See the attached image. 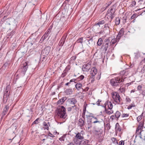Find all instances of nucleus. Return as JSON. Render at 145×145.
Returning a JSON list of instances; mask_svg holds the SVG:
<instances>
[{"mask_svg": "<svg viewBox=\"0 0 145 145\" xmlns=\"http://www.w3.org/2000/svg\"><path fill=\"white\" fill-rule=\"evenodd\" d=\"M110 41V38L106 39L105 40L103 43L102 46L103 48V50L105 51V52L107 51V48L108 47Z\"/></svg>", "mask_w": 145, "mask_h": 145, "instance_id": "obj_6", "label": "nucleus"}, {"mask_svg": "<svg viewBox=\"0 0 145 145\" xmlns=\"http://www.w3.org/2000/svg\"><path fill=\"white\" fill-rule=\"evenodd\" d=\"M122 117H127L129 116V114H123L122 115Z\"/></svg>", "mask_w": 145, "mask_h": 145, "instance_id": "obj_61", "label": "nucleus"}, {"mask_svg": "<svg viewBox=\"0 0 145 145\" xmlns=\"http://www.w3.org/2000/svg\"><path fill=\"white\" fill-rule=\"evenodd\" d=\"M63 44H64L59 41L57 46V49H58L59 51L61 49V47L63 46Z\"/></svg>", "mask_w": 145, "mask_h": 145, "instance_id": "obj_32", "label": "nucleus"}, {"mask_svg": "<svg viewBox=\"0 0 145 145\" xmlns=\"http://www.w3.org/2000/svg\"><path fill=\"white\" fill-rule=\"evenodd\" d=\"M76 58V56H73L71 57V60L74 61L75 60Z\"/></svg>", "mask_w": 145, "mask_h": 145, "instance_id": "obj_60", "label": "nucleus"}, {"mask_svg": "<svg viewBox=\"0 0 145 145\" xmlns=\"http://www.w3.org/2000/svg\"><path fill=\"white\" fill-rule=\"evenodd\" d=\"M91 74L92 77L94 76L97 72V70L95 67H93L91 69Z\"/></svg>", "mask_w": 145, "mask_h": 145, "instance_id": "obj_14", "label": "nucleus"}, {"mask_svg": "<svg viewBox=\"0 0 145 145\" xmlns=\"http://www.w3.org/2000/svg\"><path fill=\"white\" fill-rule=\"evenodd\" d=\"M84 78V76L82 75H81L79 77L76 78H73L72 79L74 80V83L73 84L76 83L77 82H79L80 81L83 80Z\"/></svg>", "mask_w": 145, "mask_h": 145, "instance_id": "obj_12", "label": "nucleus"}, {"mask_svg": "<svg viewBox=\"0 0 145 145\" xmlns=\"http://www.w3.org/2000/svg\"><path fill=\"white\" fill-rule=\"evenodd\" d=\"M10 106L9 104H8L5 106V108L3 109L2 113V118L4 117V116L7 114L9 108Z\"/></svg>", "mask_w": 145, "mask_h": 145, "instance_id": "obj_11", "label": "nucleus"}, {"mask_svg": "<svg viewBox=\"0 0 145 145\" xmlns=\"http://www.w3.org/2000/svg\"><path fill=\"white\" fill-rule=\"evenodd\" d=\"M119 41H118L116 37V39H112L110 41V44H113L116 42H118Z\"/></svg>", "mask_w": 145, "mask_h": 145, "instance_id": "obj_28", "label": "nucleus"}, {"mask_svg": "<svg viewBox=\"0 0 145 145\" xmlns=\"http://www.w3.org/2000/svg\"><path fill=\"white\" fill-rule=\"evenodd\" d=\"M89 140L86 139H84L82 140V145H84L85 144H88V143H89Z\"/></svg>", "mask_w": 145, "mask_h": 145, "instance_id": "obj_37", "label": "nucleus"}, {"mask_svg": "<svg viewBox=\"0 0 145 145\" xmlns=\"http://www.w3.org/2000/svg\"><path fill=\"white\" fill-rule=\"evenodd\" d=\"M123 77L122 76H120L112 78L110 80L111 85L114 88L119 86L120 83L124 81Z\"/></svg>", "mask_w": 145, "mask_h": 145, "instance_id": "obj_1", "label": "nucleus"}, {"mask_svg": "<svg viewBox=\"0 0 145 145\" xmlns=\"http://www.w3.org/2000/svg\"><path fill=\"white\" fill-rule=\"evenodd\" d=\"M112 98L116 102L118 103V101H116L117 100L119 101V102H120L121 97L118 93L116 92L115 93H113L112 94Z\"/></svg>", "mask_w": 145, "mask_h": 145, "instance_id": "obj_7", "label": "nucleus"}, {"mask_svg": "<svg viewBox=\"0 0 145 145\" xmlns=\"http://www.w3.org/2000/svg\"><path fill=\"white\" fill-rule=\"evenodd\" d=\"M120 19L119 17L116 18L115 20V24L116 25H118L120 23Z\"/></svg>", "mask_w": 145, "mask_h": 145, "instance_id": "obj_36", "label": "nucleus"}, {"mask_svg": "<svg viewBox=\"0 0 145 145\" xmlns=\"http://www.w3.org/2000/svg\"><path fill=\"white\" fill-rule=\"evenodd\" d=\"M28 62L26 61L25 63L22 64L17 71V72L22 76H24L28 68Z\"/></svg>", "mask_w": 145, "mask_h": 145, "instance_id": "obj_3", "label": "nucleus"}, {"mask_svg": "<svg viewBox=\"0 0 145 145\" xmlns=\"http://www.w3.org/2000/svg\"><path fill=\"white\" fill-rule=\"evenodd\" d=\"M119 90L121 93L124 92L125 91V89L123 87L121 88V87L120 88Z\"/></svg>", "mask_w": 145, "mask_h": 145, "instance_id": "obj_59", "label": "nucleus"}, {"mask_svg": "<svg viewBox=\"0 0 145 145\" xmlns=\"http://www.w3.org/2000/svg\"><path fill=\"white\" fill-rule=\"evenodd\" d=\"M143 113L142 112V114L140 116H138L137 118V120L138 122H139V121L141 120L142 117L143 116Z\"/></svg>", "mask_w": 145, "mask_h": 145, "instance_id": "obj_44", "label": "nucleus"}, {"mask_svg": "<svg viewBox=\"0 0 145 145\" xmlns=\"http://www.w3.org/2000/svg\"><path fill=\"white\" fill-rule=\"evenodd\" d=\"M111 140L112 141L113 143H116L117 144H118V142L117 141L116 139L114 137H112L111 138Z\"/></svg>", "mask_w": 145, "mask_h": 145, "instance_id": "obj_41", "label": "nucleus"}, {"mask_svg": "<svg viewBox=\"0 0 145 145\" xmlns=\"http://www.w3.org/2000/svg\"><path fill=\"white\" fill-rule=\"evenodd\" d=\"M93 28L94 29L95 32H96V33H97L99 31V29L100 27H99V26L95 24L93 26Z\"/></svg>", "mask_w": 145, "mask_h": 145, "instance_id": "obj_19", "label": "nucleus"}, {"mask_svg": "<svg viewBox=\"0 0 145 145\" xmlns=\"http://www.w3.org/2000/svg\"><path fill=\"white\" fill-rule=\"evenodd\" d=\"M51 32L50 29L49 28L48 30L44 34H45V35L46 36H48V34H49Z\"/></svg>", "mask_w": 145, "mask_h": 145, "instance_id": "obj_56", "label": "nucleus"}, {"mask_svg": "<svg viewBox=\"0 0 145 145\" xmlns=\"http://www.w3.org/2000/svg\"><path fill=\"white\" fill-rule=\"evenodd\" d=\"M74 80L72 79L70 80V81L69 82H68L66 83L65 84V86H68V87L71 88V86L73 85L74 84L73 83H74Z\"/></svg>", "mask_w": 145, "mask_h": 145, "instance_id": "obj_17", "label": "nucleus"}, {"mask_svg": "<svg viewBox=\"0 0 145 145\" xmlns=\"http://www.w3.org/2000/svg\"><path fill=\"white\" fill-rule=\"evenodd\" d=\"M105 127L106 128L107 130H109L110 129L111 127L110 123H108L106 124L105 125Z\"/></svg>", "mask_w": 145, "mask_h": 145, "instance_id": "obj_45", "label": "nucleus"}, {"mask_svg": "<svg viewBox=\"0 0 145 145\" xmlns=\"http://www.w3.org/2000/svg\"><path fill=\"white\" fill-rule=\"evenodd\" d=\"M103 40L102 39L100 38L98 40L97 42V44L98 46H100L103 43Z\"/></svg>", "mask_w": 145, "mask_h": 145, "instance_id": "obj_33", "label": "nucleus"}, {"mask_svg": "<svg viewBox=\"0 0 145 145\" xmlns=\"http://www.w3.org/2000/svg\"><path fill=\"white\" fill-rule=\"evenodd\" d=\"M124 145V141L121 140L119 142V145Z\"/></svg>", "mask_w": 145, "mask_h": 145, "instance_id": "obj_62", "label": "nucleus"}, {"mask_svg": "<svg viewBox=\"0 0 145 145\" xmlns=\"http://www.w3.org/2000/svg\"><path fill=\"white\" fill-rule=\"evenodd\" d=\"M115 118L118 119L121 115V113L119 111H116L115 114Z\"/></svg>", "mask_w": 145, "mask_h": 145, "instance_id": "obj_27", "label": "nucleus"}, {"mask_svg": "<svg viewBox=\"0 0 145 145\" xmlns=\"http://www.w3.org/2000/svg\"><path fill=\"white\" fill-rule=\"evenodd\" d=\"M67 71L64 70L63 73L61 74V77L63 78L67 74Z\"/></svg>", "mask_w": 145, "mask_h": 145, "instance_id": "obj_42", "label": "nucleus"}, {"mask_svg": "<svg viewBox=\"0 0 145 145\" xmlns=\"http://www.w3.org/2000/svg\"><path fill=\"white\" fill-rule=\"evenodd\" d=\"M51 48L50 46H48L46 47L44 50L42 51L41 53V57L42 56H46L49 54Z\"/></svg>", "mask_w": 145, "mask_h": 145, "instance_id": "obj_5", "label": "nucleus"}, {"mask_svg": "<svg viewBox=\"0 0 145 145\" xmlns=\"http://www.w3.org/2000/svg\"><path fill=\"white\" fill-rule=\"evenodd\" d=\"M71 68V66L70 65H68L67 66L64 70L65 71H67V72L70 70Z\"/></svg>", "mask_w": 145, "mask_h": 145, "instance_id": "obj_54", "label": "nucleus"}, {"mask_svg": "<svg viewBox=\"0 0 145 145\" xmlns=\"http://www.w3.org/2000/svg\"><path fill=\"white\" fill-rule=\"evenodd\" d=\"M115 129L116 131H118L119 132L121 131V127L118 123H117L116 124Z\"/></svg>", "mask_w": 145, "mask_h": 145, "instance_id": "obj_20", "label": "nucleus"}, {"mask_svg": "<svg viewBox=\"0 0 145 145\" xmlns=\"http://www.w3.org/2000/svg\"><path fill=\"white\" fill-rule=\"evenodd\" d=\"M93 115V114L90 113L89 115H86V117H88L89 118H91V117H92L93 118H94Z\"/></svg>", "mask_w": 145, "mask_h": 145, "instance_id": "obj_46", "label": "nucleus"}, {"mask_svg": "<svg viewBox=\"0 0 145 145\" xmlns=\"http://www.w3.org/2000/svg\"><path fill=\"white\" fill-rule=\"evenodd\" d=\"M73 85L75 86L76 88L78 90L80 89L82 86V84L79 82L77 83L76 84H74Z\"/></svg>", "mask_w": 145, "mask_h": 145, "instance_id": "obj_22", "label": "nucleus"}, {"mask_svg": "<svg viewBox=\"0 0 145 145\" xmlns=\"http://www.w3.org/2000/svg\"><path fill=\"white\" fill-rule=\"evenodd\" d=\"M78 123L80 127H83L85 125V121L83 120L82 118H80L78 120Z\"/></svg>", "mask_w": 145, "mask_h": 145, "instance_id": "obj_18", "label": "nucleus"}, {"mask_svg": "<svg viewBox=\"0 0 145 145\" xmlns=\"http://www.w3.org/2000/svg\"><path fill=\"white\" fill-rule=\"evenodd\" d=\"M126 72V71L125 70H123V71H121L120 72V76H122L123 77V78H123H124V75L125 74Z\"/></svg>", "mask_w": 145, "mask_h": 145, "instance_id": "obj_43", "label": "nucleus"}, {"mask_svg": "<svg viewBox=\"0 0 145 145\" xmlns=\"http://www.w3.org/2000/svg\"><path fill=\"white\" fill-rule=\"evenodd\" d=\"M75 137L76 138H77L79 139H82L84 137H83L81 136L80 133H78L76 134L75 136Z\"/></svg>", "mask_w": 145, "mask_h": 145, "instance_id": "obj_26", "label": "nucleus"}, {"mask_svg": "<svg viewBox=\"0 0 145 145\" xmlns=\"http://www.w3.org/2000/svg\"><path fill=\"white\" fill-rule=\"evenodd\" d=\"M135 106V105L134 103L132 104L131 105H129L127 107V108L128 109H130L131 108Z\"/></svg>", "mask_w": 145, "mask_h": 145, "instance_id": "obj_53", "label": "nucleus"}, {"mask_svg": "<svg viewBox=\"0 0 145 145\" xmlns=\"http://www.w3.org/2000/svg\"><path fill=\"white\" fill-rule=\"evenodd\" d=\"M67 97H63L61 99H60L57 102V105H60L63 104L65 101L67 99Z\"/></svg>", "mask_w": 145, "mask_h": 145, "instance_id": "obj_13", "label": "nucleus"}, {"mask_svg": "<svg viewBox=\"0 0 145 145\" xmlns=\"http://www.w3.org/2000/svg\"><path fill=\"white\" fill-rule=\"evenodd\" d=\"M105 22L104 20H102L99 22H98L95 24L98 26H99V27H100V25L104 24H105Z\"/></svg>", "mask_w": 145, "mask_h": 145, "instance_id": "obj_29", "label": "nucleus"}, {"mask_svg": "<svg viewBox=\"0 0 145 145\" xmlns=\"http://www.w3.org/2000/svg\"><path fill=\"white\" fill-rule=\"evenodd\" d=\"M16 28H12V27H10L8 30V31H11L12 30V31L9 33H8L7 34V39H10L13 36V35L15 33H16Z\"/></svg>", "mask_w": 145, "mask_h": 145, "instance_id": "obj_8", "label": "nucleus"}, {"mask_svg": "<svg viewBox=\"0 0 145 145\" xmlns=\"http://www.w3.org/2000/svg\"><path fill=\"white\" fill-rule=\"evenodd\" d=\"M73 90L72 88L67 89L65 90L64 93L66 95H71L72 93Z\"/></svg>", "mask_w": 145, "mask_h": 145, "instance_id": "obj_15", "label": "nucleus"}, {"mask_svg": "<svg viewBox=\"0 0 145 145\" xmlns=\"http://www.w3.org/2000/svg\"><path fill=\"white\" fill-rule=\"evenodd\" d=\"M67 35H64V36H62L61 38L60 39V41L61 42L64 44L65 42V40L67 38Z\"/></svg>", "mask_w": 145, "mask_h": 145, "instance_id": "obj_24", "label": "nucleus"}, {"mask_svg": "<svg viewBox=\"0 0 145 145\" xmlns=\"http://www.w3.org/2000/svg\"><path fill=\"white\" fill-rule=\"evenodd\" d=\"M7 16H4V17H3V18L1 19V21H2V22H3L5 20L6 21V20L7 19Z\"/></svg>", "mask_w": 145, "mask_h": 145, "instance_id": "obj_64", "label": "nucleus"}, {"mask_svg": "<svg viewBox=\"0 0 145 145\" xmlns=\"http://www.w3.org/2000/svg\"><path fill=\"white\" fill-rule=\"evenodd\" d=\"M107 104L108 106V109L112 110L113 108V105L111 102L109 101H108Z\"/></svg>", "mask_w": 145, "mask_h": 145, "instance_id": "obj_23", "label": "nucleus"}, {"mask_svg": "<svg viewBox=\"0 0 145 145\" xmlns=\"http://www.w3.org/2000/svg\"><path fill=\"white\" fill-rule=\"evenodd\" d=\"M39 120V118H37V119L34 121L33 122L32 125H33L34 124H38L39 123L38 120Z\"/></svg>", "mask_w": 145, "mask_h": 145, "instance_id": "obj_52", "label": "nucleus"}, {"mask_svg": "<svg viewBox=\"0 0 145 145\" xmlns=\"http://www.w3.org/2000/svg\"><path fill=\"white\" fill-rule=\"evenodd\" d=\"M8 91L5 89V91L4 92V93L3 95H10V91L9 92Z\"/></svg>", "mask_w": 145, "mask_h": 145, "instance_id": "obj_47", "label": "nucleus"}, {"mask_svg": "<svg viewBox=\"0 0 145 145\" xmlns=\"http://www.w3.org/2000/svg\"><path fill=\"white\" fill-rule=\"evenodd\" d=\"M56 112L57 116L61 118L65 119V116L66 114V109L63 106H59V107H57L56 110Z\"/></svg>", "mask_w": 145, "mask_h": 145, "instance_id": "obj_2", "label": "nucleus"}, {"mask_svg": "<svg viewBox=\"0 0 145 145\" xmlns=\"http://www.w3.org/2000/svg\"><path fill=\"white\" fill-rule=\"evenodd\" d=\"M6 24L9 25H11L12 28H16V21L15 20L10 18H8L6 20Z\"/></svg>", "mask_w": 145, "mask_h": 145, "instance_id": "obj_4", "label": "nucleus"}, {"mask_svg": "<svg viewBox=\"0 0 145 145\" xmlns=\"http://www.w3.org/2000/svg\"><path fill=\"white\" fill-rule=\"evenodd\" d=\"M124 29L122 28L119 31L116 37L118 41H119L121 37L123 36L124 32Z\"/></svg>", "mask_w": 145, "mask_h": 145, "instance_id": "obj_10", "label": "nucleus"}, {"mask_svg": "<svg viewBox=\"0 0 145 145\" xmlns=\"http://www.w3.org/2000/svg\"><path fill=\"white\" fill-rule=\"evenodd\" d=\"M83 37H81L78 39L76 41V42L77 43H82L83 42Z\"/></svg>", "mask_w": 145, "mask_h": 145, "instance_id": "obj_48", "label": "nucleus"}, {"mask_svg": "<svg viewBox=\"0 0 145 145\" xmlns=\"http://www.w3.org/2000/svg\"><path fill=\"white\" fill-rule=\"evenodd\" d=\"M116 11L115 8L114 6H112L110 8L108 9L107 12H111L113 13H115Z\"/></svg>", "mask_w": 145, "mask_h": 145, "instance_id": "obj_25", "label": "nucleus"}, {"mask_svg": "<svg viewBox=\"0 0 145 145\" xmlns=\"http://www.w3.org/2000/svg\"><path fill=\"white\" fill-rule=\"evenodd\" d=\"M109 109H108V108L105 109L103 112V113H106L108 115H110V113L111 112H110V111H109Z\"/></svg>", "mask_w": 145, "mask_h": 145, "instance_id": "obj_40", "label": "nucleus"}, {"mask_svg": "<svg viewBox=\"0 0 145 145\" xmlns=\"http://www.w3.org/2000/svg\"><path fill=\"white\" fill-rule=\"evenodd\" d=\"M87 118V123H93L92 118L86 117Z\"/></svg>", "mask_w": 145, "mask_h": 145, "instance_id": "obj_39", "label": "nucleus"}, {"mask_svg": "<svg viewBox=\"0 0 145 145\" xmlns=\"http://www.w3.org/2000/svg\"><path fill=\"white\" fill-rule=\"evenodd\" d=\"M90 64L88 63L83 65L82 67V70L83 71L88 72L89 71L90 68Z\"/></svg>", "mask_w": 145, "mask_h": 145, "instance_id": "obj_9", "label": "nucleus"}, {"mask_svg": "<svg viewBox=\"0 0 145 145\" xmlns=\"http://www.w3.org/2000/svg\"><path fill=\"white\" fill-rule=\"evenodd\" d=\"M144 124V123L143 122L141 121L140 122L138 125V126L137 127H138V128H140L141 129H143V125Z\"/></svg>", "mask_w": 145, "mask_h": 145, "instance_id": "obj_30", "label": "nucleus"}, {"mask_svg": "<svg viewBox=\"0 0 145 145\" xmlns=\"http://www.w3.org/2000/svg\"><path fill=\"white\" fill-rule=\"evenodd\" d=\"M108 103V101H106V102L103 105L102 104H101V105L100 106H102V107H104L105 108V109H107L106 108V105H107V103Z\"/></svg>", "mask_w": 145, "mask_h": 145, "instance_id": "obj_49", "label": "nucleus"}, {"mask_svg": "<svg viewBox=\"0 0 145 145\" xmlns=\"http://www.w3.org/2000/svg\"><path fill=\"white\" fill-rule=\"evenodd\" d=\"M69 101L70 102L71 104H75L77 102V101L75 98H70L68 99Z\"/></svg>", "mask_w": 145, "mask_h": 145, "instance_id": "obj_21", "label": "nucleus"}, {"mask_svg": "<svg viewBox=\"0 0 145 145\" xmlns=\"http://www.w3.org/2000/svg\"><path fill=\"white\" fill-rule=\"evenodd\" d=\"M47 37V36H46L45 35V34H44L41 38L39 42L40 43H41Z\"/></svg>", "mask_w": 145, "mask_h": 145, "instance_id": "obj_34", "label": "nucleus"}, {"mask_svg": "<svg viewBox=\"0 0 145 145\" xmlns=\"http://www.w3.org/2000/svg\"><path fill=\"white\" fill-rule=\"evenodd\" d=\"M10 95H3V104H5L7 102Z\"/></svg>", "mask_w": 145, "mask_h": 145, "instance_id": "obj_16", "label": "nucleus"}, {"mask_svg": "<svg viewBox=\"0 0 145 145\" xmlns=\"http://www.w3.org/2000/svg\"><path fill=\"white\" fill-rule=\"evenodd\" d=\"M33 43L34 42V45H36V44L37 43V38H33L32 41H31Z\"/></svg>", "mask_w": 145, "mask_h": 145, "instance_id": "obj_50", "label": "nucleus"}, {"mask_svg": "<svg viewBox=\"0 0 145 145\" xmlns=\"http://www.w3.org/2000/svg\"><path fill=\"white\" fill-rule=\"evenodd\" d=\"M80 139H78L77 138H74L73 140L74 142L76 144V145H80L79 143V141Z\"/></svg>", "mask_w": 145, "mask_h": 145, "instance_id": "obj_35", "label": "nucleus"}, {"mask_svg": "<svg viewBox=\"0 0 145 145\" xmlns=\"http://www.w3.org/2000/svg\"><path fill=\"white\" fill-rule=\"evenodd\" d=\"M41 27H40L38 29L37 31H36L35 33L32 34L31 35V37H32L33 36H36V35L37 34V32L38 31L39 29L41 28Z\"/></svg>", "mask_w": 145, "mask_h": 145, "instance_id": "obj_55", "label": "nucleus"}, {"mask_svg": "<svg viewBox=\"0 0 145 145\" xmlns=\"http://www.w3.org/2000/svg\"><path fill=\"white\" fill-rule=\"evenodd\" d=\"M43 125L44 127V129H46L47 130H48L49 129V128L48 127V124L45 122H44L43 123Z\"/></svg>", "mask_w": 145, "mask_h": 145, "instance_id": "obj_31", "label": "nucleus"}, {"mask_svg": "<svg viewBox=\"0 0 145 145\" xmlns=\"http://www.w3.org/2000/svg\"><path fill=\"white\" fill-rule=\"evenodd\" d=\"M134 54L135 55V58L136 59H137L139 57L140 54L138 52L135 53Z\"/></svg>", "mask_w": 145, "mask_h": 145, "instance_id": "obj_38", "label": "nucleus"}, {"mask_svg": "<svg viewBox=\"0 0 145 145\" xmlns=\"http://www.w3.org/2000/svg\"><path fill=\"white\" fill-rule=\"evenodd\" d=\"M90 78L91 79V83L93 82L95 80V76L92 77V75H91L90 76Z\"/></svg>", "mask_w": 145, "mask_h": 145, "instance_id": "obj_63", "label": "nucleus"}, {"mask_svg": "<svg viewBox=\"0 0 145 145\" xmlns=\"http://www.w3.org/2000/svg\"><path fill=\"white\" fill-rule=\"evenodd\" d=\"M11 89V86L10 85H7L6 88L5 89L6 90H8V91L10 90Z\"/></svg>", "mask_w": 145, "mask_h": 145, "instance_id": "obj_57", "label": "nucleus"}, {"mask_svg": "<svg viewBox=\"0 0 145 145\" xmlns=\"http://www.w3.org/2000/svg\"><path fill=\"white\" fill-rule=\"evenodd\" d=\"M88 42V44L90 45L93 42V39L92 38H91L89 39H87Z\"/></svg>", "mask_w": 145, "mask_h": 145, "instance_id": "obj_51", "label": "nucleus"}, {"mask_svg": "<svg viewBox=\"0 0 145 145\" xmlns=\"http://www.w3.org/2000/svg\"><path fill=\"white\" fill-rule=\"evenodd\" d=\"M102 101L100 99H98V101L96 102L97 105L98 106H100L101 105L100 104V103Z\"/></svg>", "mask_w": 145, "mask_h": 145, "instance_id": "obj_58", "label": "nucleus"}]
</instances>
